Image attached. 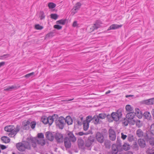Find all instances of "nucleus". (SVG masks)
<instances>
[{
    "instance_id": "nucleus-1",
    "label": "nucleus",
    "mask_w": 154,
    "mask_h": 154,
    "mask_svg": "<svg viewBox=\"0 0 154 154\" xmlns=\"http://www.w3.org/2000/svg\"><path fill=\"white\" fill-rule=\"evenodd\" d=\"M4 130L5 131L10 132L8 134V136L10 137H12L15 136L20 130V127L18 125H17L15 128L14 126L11 125L7 126L5 127Z\"/></svg>"
},
{
    "instance_id": "nucleus-2",
    "label": "nucleus",
    "mask_w": 154,
    "mask_h": 154,
    "mask_svg": "<svg viewBox=\"0 0 154 154\" xmlns=\"http://www.w3.org/2000/svg\"><path fill=\"white\" fill-rule=\"evenodd\" d=\"M16 146L17 149L21 152L24 151L26 149H29L30 148L29 144L27 142H25L24 143L20 142L17 143Z\"/></svg>"
},
{
    "instance_id": "nucleus-3",
    "label": "nucleus",
    "mask_w": 154,
    "mask_h": 154,
    "mask_svg": "<svg viewBox=\"0 0 154 154\" xmlns=\"http://www.w3.org/2000/svg\"><path fill=\"white\" fill-rule=\"evenodd\" d=\"M31 140L32 146L34 148L36 147L37 143L42 146L45 144V141L44 139L37 138L34 137L31 138Z\"/></svg>"
},
{
    "instance_id": "nucleus-4",
    "label": "nucleus",
    "mask_w": 154,
    "mask_h": 154,
    "mask_svg": "<svg viewBox=\"0 0 154 154\" xmlns=\"http://www.w3.org/2000/svg\"><path fill=\"white\" fill-rule=\"evenodd\" d=\"M122 116V111L121 109H119L116 112H113L111 114L112 118L115 121H118Z\"/></svg>"
},
{
    "instance_id": "nucleus-5",
    "label": "nucleus",
    "mask_w": 154,
    "mask_h": 154,
    "mask_svg": "<svg viewBox=\"0 0 154 154\" xmlns=\"http://www.w3.org/2000/svg\"><path fill=\"white\" fill-rule=\"evenodd\" d=\"M94 141V138L92 136L89 137L85 143V146L87 149L90 150L91 149L92 143Z\"/></svg>"
},
{
    "instance_id": "nucleus-6",
    "label": "nucleus",
    "mask_w": 154,
    "mask_h": 154,
    "mask_svg": "<svg viewBox=\"0 0 154 154\" xmlns=\"http://www.w3.org/2000/svg\"><path fill=\"white\" fill-rule=\"evenodd\" d=\"M56 126L60 129H63L65 124V119L62 116L59 118L58 120L56 122Z\"/></svg>"
},
{
    "instance_id": "nucleus-7",
    "label": "nucleus",
    "mask_w": 154,
    "mask_h": 154,
    "mask_svg": "<svg viewBox=\"0 0 154 154\" xmlns=\"http://www.w3.org/2000/svg\"><path fill=\"white\" fill-rule=\"evenodd\" d=\"M96 138L97 141L100 143H103L104 140V137L102 133L97 132L96 134Z\"/></svg>"
},
{
    "instance_id": "nucleus-8",
    "label": "nucleus",
    "mask_w": 154,
    "mask_h": 154,
    "mask_svg": "<svg viewBox=\"0 0 154 154\" xmlns=\"http://www.w3.org/2000/svg\"><path fill=\"white\" fill-rule=\"evenodd\" d=\"M54 137L58 143H60L63 142V137L62 134L59 133H56Z\"/></svg>"
},
{
    "instance_id": "nucleus-9",
    "label": "nucleus",
    "mask_w": 154,
    "mask_h": 154,
    "mask_svg": "<svg viewBox=\"0 0 154 154\" xmlns=\"http://www.w3.org/2000/svg\"><path fill=\"white\" fill-rule=\"evenodd\" d=\"M69 140L72 142H74L76 140V138L73 133L72 132H69L67 133V137Z\"/></svg>"
},
{
    "instance_id": "nucleus-10",
    "label": "nucleus",
    "mask_w": 154,
    "mask_h": 154,
    "mask_svg": "<svg viewBox=\"0 0 154 154\" xmlns=\"http://www.w3.org/2000/svg\"><path fill=\"white\" fill-rule=\"evenodd\" d=\"M45 136L48 140L51 141H52L54 138V136L53 133L50 131L46 132Z\"/></svg>"
},
{
    "instance_id": "nucleus-11",
    "label": "nucleus",
    "mask_w": 154,
    "mask_h": 154,
    "mask_svg": "<svg viewBox=\"0 0 154 154\" xmlns=\"http://www.w3.org/2000/svg\"><path fill=\"white\" fill-rule=\"evenodd\" d=\"M154 135L149 131H147L146 134L144 135V139L147 141L151 139L153 137V135Z\"/></svg>"
},
{
    "instance_id": "nucleus-12",
    "label": "nucleus",
    "mask_w": 154,
    "mask_h": 154,
    "mask_svg": "<svg viewBox=\"0 0 154 154\" xmlns=\"http://www.w3.org/2000/svg\"><path fill=\"white\" fill-rule=\"evenodd\" d=\"M42 122L45 124H48L50 126L51 124H50V120H49V116L47 117L45 116H43L41 119Z\"/></svg>"
},
{
    "instance_id": "nucleus-13",
    "label": "nucleus",
    "mask_w": 154,
    "mask_h": 154,
    "mask_svg": "<svg viewBox=\"0 0 154 154\" xmlns=\"http://www.w3.org/2000/svg\"><path fill=\"white\" fill-rule=\"evenodd\" d=\"M58 119V117L57 115L54 114L52 116H49V120H50V124H52L54 121H56Z\"/></svg>"
},
{
    "instance_id": "nucleus-14",
    "label": "nucleus",
    "mask_w": 154,
    "mask_h": 154,
    "mask_svg": "<svg viewBox=\"0 0 154 154\" xmlns=\"http://www.w3.org/2000/svg\"><path fill=\"white\" fill-rule=\"evenodd\" d=\"M71 141L69 140L68 137H65L64 142V145L66 148H69L71 147Z\"/></svg>"
},
{
    "instance_id": "nucleus-15",
    "label": "nucleus",
    "mask_w": 154,
    "mask_h": 154,
    "mask_svg": "<svg viewBox=\"0 0 154 154\" xmlns=\"http://www.w3.org/2000/svg\"><path fill=\"white\" fill-rule=\"evenodd\" d=\"M118 151L117 146L115 144H113L112 146V154H117Z\"/></svg>"
},
{
    "instance_id": "nucleus-16",
    "label": "nucleus",
    "mask_w": 154,
    "mask_h": 154,
    "mask_svg": "<svg viewBox=\"0 0 154 154\" xmlns=\"http://www.w3.org/2000/svg\"><path fill=\"white\" fill-rule=\"evenodd\" d=\"M144 118L148 120H152V117L150 112H145L143 114Z\"/></svg>"
},
{
    "instance_id": "nucleus-17",
    "label": "nucleus",
    "mask_w": 154,
    "mask_h": 154,
    "mask_svg": "<svg viewBox=\"0 0 154 154\" xmlns=\"http://www.w3.org/2000/svg\"><path fill=\"white\" fill-rule=\"evenodd\" d=\"M136 116V113L134 112H130L128 113L126 116L127 118L131 120L134 119Z\"/></svg>"
},
{
    "instance_id": "nucleus-18",
    "label": "nucleus",
    "mask_w": 154,
    "mask_h": 154,
    "mask_svg": "<svg viewBox=\"0 0 154 154\" xmlns=\"http://www.w3.org/2000/svg\"><path fill=\"white\" fill-rule=\"evenodd\" d=\"M93 122L95 125L100 124V120L97 115H94L93 118Z\"/></svg>"
},
{
    "instance_id": "nucleus-19",
    "label": "nucleus",
    "mask_w": 154,
    "mask_h": 154,
    "mask_svg": "<svg viewBox=\"0 0 154 154\" xmlns=\"http://www.w3.org/2000/svg\"><path fill=\"white\" fill-rule=\"evenodd\" d=\"M122 26V25H119L117 24H113L109 26L108 30L117 29L121 27Z\"/></svg>"
},
{
    "instance_id": "nucleus-20",
    "label": "nucleus",
    "mask_w": 154,
    "mask_h": 154,
    "mask_svg": "<svg viewBox=\"0 0 154 154\" xmlns=\"http://www.w3.org/2000/svg\"><path fill=\"white\" fill-rule=\"evenodd\" d=\"M139 146L142 148H144L146 146L145 141L143 139H139L138 140Z\"/></svg>"
},
{
    "instance_id": "nucleus-21",
    "label": "nucleus",
    "mask_w": 154,
    "mask_h": 154,
    "mask_svg": "<svg viewBox=\"0 0 154 154\" xmlns=\"http://www.w3.org/2000/svg\"><path fill=\"white\" fill-rule=\"evenodd\" d=\"M72 120L71 117L69 116H67L65 119V123L66 122L68 125H70L72 123Z\"/></svg>"
},
{
    "instance_id": "nucleus-22",
    "label": "nucleus",
    "mask_w": 154,
    "mask_h": 154,
    "mask_svg": "<svg viewBox=\"0 0 154 154\" xmlns=\"http://www.w3.org/2000/svg\"><path fill=\"white\" fill-rule=\"evenodd\" d=\"M136 134L139 137H140L143 135V133L142 130L138 129L136 131Z\"/></svg>"
},
{
    "instance_id": "nucleus-23",
    "label": "nucleus",
    "mask_w": 154,
    "mask_h": 154,
    "mask_svg": "<svg viewBox=\"0 0 154 154\" xmlns=\"http://www.w3.org/2000/svg\"><path fill=\"white\" fill-rule=\"evenodd\" d=\"M13 89L16 90L17 89V87L16 86L12 85L11 86H9L7 88H5L4 90L5 91H12Z\"/></svg>"
},
{
    "instance_id": "nucleus-24",
    "label": "nucleus",
    "mask_w": 154,
    "mask_h": 154,
    "mask_svg": "<svg viewBox=\"0 0 154 154\" xmlns=\"http://www.w3.org/2000/svg\"><path fill=\"white\" fill-rule=\"evenodd\" d=\"M1 139L5 143H8L10 141V139L7 137H1Z\"/></svg>"
},
{
    "instance_id": "nucleus-25",
    "label": "nucleus",
    "mask_w": 154,
    "mask_h": 154,
    "mask_svg": "<svg viewBox=\"0 0 154 154\" xmlns=\"http://www.w3.org/2000/svg\"><path fill=\"white\" fill-rule=\"evenodd\" d=\"M89 124L88 122H85L83 123V129L84 130L86 131L88 128Z\"/></svg>"
},
{
    "instance_id": "nucleus-26",
    "label": "nucleus",
    "mask_w": 154,
    "mask_h": 154,
    "mask_svg": "<svg viewBox=\"0 0 154 154\" xmlns=\"http://www.w3.org/2000/svg\"><path fill=\"white\" fill-rule=\"evenodd\" d=\"M126 110L127 111L132 112L133 110V108L130 105H127L125 107Z\"/></svg>"
},
{
    "instance_id": "nucleus-27",
    "label": "nucleus",
    "mask_w": 154,
    "mask_h": 154,
    "mask_svg": "<svg viewBox=\"0 0 154 154\" xmlns=\"http://www.w3.org/2000/svg\"><path fill=\"white\" fill-rule=\"evenodd\" d=\"M123 148L124 150L126 151L130 149V146L127 143H125L123 145Z\"/></svg>"
},
{
    "instance_id": "nucleus-28",
    "label": "nucleus",
    "mask_w": 154,
    "mask_h": 154,
    "mask_svg": "<svg viewBox=\"0 0 154 154\" xmlns=\"http://www.w3.org/2000/svg\"><path fill=\"white\" fill-rule=\"evenodd\" d=\"M97 116L100 119H103L106 117V115L104 113H101L97 115Z\"/></svg>"
},
{
    "instance_id": "nucleus-29",
    "label": "nucleus",
    "mask_w": 154,
    "mask_h": 154,
    "mask_svg": "<svg viewBox=\"0 0 154 154\" xmlns=\"http://www.w3.org/2000/svg\"><path fill=\"white\" fill-rule=\"evenodd\" d=\"M66 21V20H61L57 21L56 22V23L57 24H59L63 25L65 24Z\"/></svg>"
},
{
    "instance_id": "nucleus-30",
    "label": "nucleus",
    "mask_w": 154,
    "mask_h": 154,
    "mask_svg": "<svg viewBox=\"0 0 154 154\" xmlns=\"http://www.w3.org/2000/svg\"><path fill=\"white\" fill-rule=\"evenodd\" d=\"M148 105H152L154 104V98L148 99Z\"/></svg>"
},
{
    "instance_id": "nucleus-31",
    "label": "nucleus",
    "mask_w": 154,
    "mask_h": 154,
    "mask_svg": "<svg viewBox=\"0 0 154 154\" xmlns=\"http://www.w3.org/2000/svg\"><path fill=\"white\" fill-rule=\"evenodd\" d=\"M48 6L49 8L53 9L56 6V5L53 2H50L48 3Z\"/></svg>"
},
{
    "instance_id": "nucleus-32",
    "label": "nucleus",
    "mask_w": 154,
    "mask_h": 154,
    "mask_svg": "<svg viewBox=\"0 0 154 154\" xmlns=\"http://www.w3.org/2000/svg\"><path fill=\"white\" fill-rule=\"evenodd\" d=\"M134 139L133 136L131 134H129L128 136V140L130 142H132Z\"/></svg>"
},
{
    "instance_id": "nucleus-33",
    "label": "nucleus",
    "mask_w": 154,
    "mask_h": 154,
    "mask_svg": "<svg viewBox=\"0 0 154 154\" xmlns=\"http://www.w3.org/2000/svg\"><path fill=\"white\" fill-rule=\"evenodd\" d=\"M81 6V4L79 2H77L75 5V6L74 10L76 11L77 10L79 9V8H80Z\"/></svg>"
},
{
    "instance_id": "nucleus-34",
    "label": "nucleus",
    "mask_w": 154,
    "mask_h": 154,
    "mask_svg": "<svg viewBox=\"0 0 154 154\" xmlns=\"http://www.w3.org/2000/svg\"><path fill=\"white\" fill-rule=\"evenodd\" d=\"M10 56V55L9 54H4L0 56V59L4 60L5 58H8Z\"/></svg>"
},
{
    "instance_id": "nucleus-35",
    "label": "nucleus",
    "mask_w": 154,
    "mask_h": 154,
    "mask_svg": "<svg viewBox=\"0 0 154 154\" xmlns=\"http://www.w3.org/2000/svg\"><path fill=\"white\" fill-rule=\"evenodd\" d=\"M149 131L154 135V124H153L151 125L150 131Z\"/></svg>"
},
{
    "instance_id": "nucleus-36",
    "label": "nucleus",
    "mask_w": 154,
    "mask_h": 154,
    "mask_svg": "<svg viewBox=\"0 0 154 154\" xmlns=\"http://www.w3.org/2000/svg\"><path fill=\"white\" fill-rule=\"evenodd\" d=\"M136 124L138 127H140L142 126V123L139 120H137L136 121Z\"/></svg>"
},
{
    "instance_id": "nucleus-37",
    "label": "nucleus",
    "mask_w": 154,
    "mask_h": 154,
    "mask_svg": "<svg viewBox=\"0 0 154 154\" xmlns=\"http://www.w3.org/2000/svg\"><path fill=\"white\" fill-rule=\"evenodd\" d=\"M147 141L149 142L150 144L152 146H153L154 145V139L153 137H152L151 138V139H149V140Z\"/></svg>"
},
{
    "instance_id": "nucleus-38",
    "label": "nucleus",
    "mask_w": 154,
    "mask_h": 154,
    "mask_svg": "<svg viewBox=\"0 0 154 154\" xmlns=\"http://www.w3.org/2000/svg\"><path fill=\"white\" fill-rule=\"evenodd\" d=\"M51 17L52 19L56 20L58 17V15L56 14H51Z\"/></svg>"
},
{
    "instance_id": "nucleus-39",
    "label": "nucleus",
    "mask_w": 154,
    "mask_h": 154,
    "mask_svg": "<svg viewBox=\"0 0 154 154\" xmlns=\"http://www.w3.org/2000/svg\"><path fill=\"white\" fill-rule=\"evenodd\" d=\"M35 28L38 30H41L43 28V27L39 24H36L35 26Z\"/></svg>"
},
{
    "instance_id": "nucleus-40",
    "label": "nucleus",
    "mask_w": 154,
    "mask_h": 154,
    "mask_svg": "<svg viewBox=\"0 0 154 154\" xmlns=\"http://www.w3.org/2000/svg\"><path fill=\"white\" fill-rule=\"evenodd\" d=\"M37 138L44 139V135L42 133H39L38 134V137Z\"/></svg>"
},
{
    "instance_id": "nucleus-41",
    "label": "nucleus",
    "mask_w": 154,
    "mask_h": 154,
    "mask_svg": "<svg viewBox=\"0 0 154 154\" xmlns=\"http://www.w3.org/2000/svg\"><path fill=\"white\" fill-rule=\"evenodd\" d=\"M100 26V25L99 24H98L97 22L96 23L94 24L93 26V29H97L98 28H99Z\"/></svg>"
},
{
    "instance_id": "nucleus-42",
    "label": "nucleus",
    "mask_w": 154,
    "mask_h": 154,
    "mask_svg": "<svg viewBox=\"0 0 154 154\" xmlns=\"http://www.w3.org/2000/svg\"><path fill=\"white\" fill-rule=\"evenodd\" d=\"M86 120L87 121H86V122H87L89 123L92 120H93V118L91 116H88L87 117Z\"/></svg>"
},
{
    "instance_id": "nucleus-43",
    "label": "nucleus",
    "mask_w": 154,
    "mask_h": 154,
    "mask_svg": "<svg viewBox=\"0 0 154 154\" xmlns=\"http://www.w3.org/2000/svg\"><path fill=\"white\" fill-rule=\"evenodd\" d=\"M146 152L147 154H152L154 153V151L152 149H148L146 151Z\"/></svg>"
},
{
    "instance_id": "nucleus-44",
    "label": "nucleus",
    "mask_w": 154,
    "mask_h": 154,
    "mask_svg": "<svg viewBox=\"0 0 154 154\" xmlns=\"http://www.w3.org/2000/svg\"><path fill=\"white\" fill-rule=\"evenodd\" d=\"M129 123L128 121L126 119H124L122 122V123L125 125L127 126L128 125Z\"/></svg>"
},
{
    "instance_id": "nucleus-45",
    "label": "nucleus",
    "mask_w": 154,
    "mask_h": 154,
    "mask_svg": "<svg viewBox=\"0 0 154 154\" xmlns=\"http://www.w3.org/2000/svg\"><path fill=\"white\" fill-rule=\"evenodd\" d=\"M45 17V16L44 13L42 11L41 12H40V19L41 20H42L43 19H44Z\"/></svg>"
},
{
    "instance_id": "nucleus-46",
    "label": "nucleus",
    "mask_w": 154,
    "mask_h": 154,
    "mask_svg": "<svg viewBox=\"0 0 154 154\" xmlns=\"http://www.w3.org/2000/svg\"><path fill=\"white\" fill-rule=\"evenodd\" d=\"M115 133L114 131L112 129H110L109 130V135H112L115 134Z\"/></svg>"
},
{
    "instance_id": "nucleus-47",
    "label": "nucleus",
    "mask_w": 154,
    "mask_h": 154,
    "mask_svg": "<svg viewBox=\"0 0 154 154\" xmlns=\"http://www.w3.org/2000/svg\"><path fill=\"white\" fill-rule=\"evenodd\" d=\"M110 139L114 141L115 140L116 138V135L114 134L109 136Z\"/></svg>"
},
{
    "instance_id": "nucleus-48",
    "label": "nucleus",
    "mask_w": 154,
    "mask_h": 154,
    "mask_svg": "<svg viewBox=\"0 0 154 154\" xmlns=\"http://www.w3.org/2000/svg\"><path fill=\"white\" fill-rule=\"evenodd\" d=\"M54 28L58 30H60L62 29V26L58 25H55L54 26Z\"/></svg>"
},
{
    "instance_id": "nucleus-49",
    "label": "nucleus",
    "mask_w": 154,
    "mask_h": 154,
    "mask_svg": "<svg viewBox=\"0 0 154 154\" xmlns=\"http://www.w3.org/2000/svg\"><path fill=\"white\" fill-rule=\"evenodd\" d=\"M79 25L77 23L76 21H75L73 22L72 23V26L73 27H78Z\"/></svg>"
},
{
    "instance_id": "nucleus-50",
    "label": "nucleus",
    "mask_w": 154,
    "mask_h": 154,
    "mask_svg": "<svg viewBox=\"0 0 154 154\" xmlns=\"http://www.w3.org/2000/svg\"><path fill=\"white\" fill-rule=\"evenodd\" d=\"M34 72H32L31 73L28 74L24 76L25 77L28 78L29 77L33 75L34 74Z\"/></svg>"
},
{
    "instance_id": "nucleus-51",
    "label": "nucleus",
    "mask_w": 154,
    "mask_h": 154,
    "mask_svg": "<svg viewBox=\"0 0 154 154\" xmlns=\"http://www.w3.org/2000/svg\"><path fill=\"white\" fill-rule=\"evenodd\" d=\"M36 125V123L35 122H31L30 124V126L31 128L32 129H34Z\"/></svg>"
},
{
    "instance_id": "nucleus-52",
    "label": "nucleus",
    "mask_w": 154,
    "mask_h": 154,
    "mask_svg": "<svg viewBox=\"0 0 154 154\" xmlns=\"http://www.w3.org/2000/svg\"><path fill=\"white\" fill-rule=\"evenodd\" d=\"M141 103L143 104L148 105V100H143L141 102Z\"/></svg>"
},
{
    "instance_id": "nucleus-53",
    "label": "nucleus",
    "mask_w": 154,
    "mask_h": 154,
    "mask_svg": "<svg viewBox=\"0 0 154 154\" xmlns=\"http://www.w3.org/2000/svg\"><path fill=\"white\" fill-rule=\"evenodd\" d=\"M90 134V133L89 132H86V133H84L83 132H79V133H78V134L80 135V136H82L84 134L85 135H87V134Z\"/></svg>"
},
{
    "instance_id": "nucleus-54",
    "label": "nucleus",
    "mask_w": 154,
    "mask_h": 154,
    "mask_svg": "<svg viewBox=\"0 0 154 154\" xmlns=\"http://www.w3.org/2000/svg\"><path fill=\"white\" fill-rule=\"evenodd\" d=\"M128 136L126 135L123 134V133H121V138L123 140H125Z\"/></svg>"
},
{
    "instance_id": "nucleus-55",
    "label": "nucleus",
    "mask_w": 154,
    "mask_h": 154,
    "mask_svg": "<svg viewBox=\"0 0 154 154\" xmlns=\"http://www.w3.org/2000/svg\"><path fill=\"white\" fill-rule=\"evenodd\" d=\"M133 147L134 148H137L138 147L137 143L136 142H134L133 144Z\"/></svg>"
},
{
    "instance_id": "nucleus-56",
    "label": "nucleus",
    "mask_w": 154,
    "mask_h": 154,
    "mask_svg": "<svg viewBox=\"0 0 154 154\" xmlns=\"http://www.w3.org/2000/svg\"><path fill=\"white\" fill-rule=\"evenodd\" d=\"M137 115V116L139 118V119H141L142 118L143 116V114L141 112H140L139 114H137L136 115Z\"/></svg>"
},
{
    "instance_id": "nucleus-57",
    "label": "nucleus",
    "mask_w": 154,
    "mask_h": 154,
    "mask_svg": "<svg viewBox=\"0 0 154 154\" xmlns=\"http://www.w3.org/2000/svg\"><path fill=\"white\" fill-rule=\"evenodd\" d=\"M135 113H136V115L137 114H139L140 112H141L140 110L137 108H136L135 109Z\"/></svg>"
},
{
    "instance_id": "nucleus-58",
    "label": "nucleus",
    "mask_w": 154,
    "mask_h": 154,
    "mask_svg": "<svg viewBox=\"0 0 154 154\" xmlns=\"http://www.w3.org/2000/svg\"><path fill=\"white\" fill-rule=\"evenodd\" d=\"M0 149H1L3 150L6 149L7 147L4 145L0 144Z\"/></svg>"
},
{
    "instance_id": "nucleus-59",
    "label": "nucleus",
    "mask_w": 154,
    "mask_h": 154,
    "mask_svg": "<svg viewBox=\"0 0 154 154\" xmlns=\"http://www.w3.org/2000/svg\"><path fill=\"white\" fill-rule=\"evenodd\" d=\"M74 98H72V99H66L64 100H62V101H71L74 100Z\"/></svg>"
},
{
    "instance_id": "nucleus-60",
    "label": "nucleus",
    "mask_w": 154,
    "mask_h": 154,
    "mask_svg": "<svg viewBox=\"0 0 154 154\" xmlns=\"http://www.w3.org/2000/svg\"><path fill=\"white\" fill-rule=\"evenodd\" d=\"M83 142L82 140H80L78 142V145L79 146H82L83 145Z\"/></svg>"
},
{
    "instance_id": "nucleus-61",
    "label": "nucleus",
    "mask_w": 154,
    "mask_h": 154,
    "mask_svg": "<svg viewBox=\"0 0 154 154\" xmlns=\"http://www.w3.org/2000/svg\"><path fill=\"white\" fill-rule=\"evenodd\" d=\"M5 62H2L0 63V68L5 65Z\"/></svg>"
},
{
    "instance_id": "nucleus-62",
    "label": "nucleus",
    "mask_w": 154,
    "mask_h": 154,
    "mask_svg": "<svg viewBox=\"0 0 154 154\" xmlns=\"http://www.w3.org/2000/svg\"><path fill=\"white\" fill-rule=\"evenodd\" d=\"M77 123L78 125H82V122L79 121H77Z\"/></svg>"
},
{
    "instance_id": "nucleus-63",
    "label": "nucleus",
    "mask_w": 154,
    "mask_h": 154,
    "mask_svg": "<svg viewBox=\"0 0 154 154\" xmlns=\"http://www.w3.org/2000/svg\"><path fill=\"white\" fill-rule=\"evenodd\" d=\"M110 92L111 91L110 90H109L105 93V94H107L110 93Z\"/></svg>"
},
{
    "instance_id": "nucleus-64",
    "label": "nucleus",
    "mask_w": 154,
    "mask_h": 154,
    "mask_svg": "<svg viewBox=\"0 0 154 154\" xmlns=\"http://www.w3.org/2000/svg\"><path fill=\"white\" fill-rule=\"evenodd\" d=\"M133 96V95H127L126 96V97H132Z\"/></svg>"
}]
</instances>
